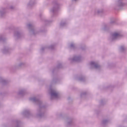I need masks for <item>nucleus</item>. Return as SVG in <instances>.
I'll return each instance as SVG.
<instances>
[{"label":"nucleus","mask_w":127,"mask_h":127,"mask_svg":"<svg viewBox=\"0 0 127 127\" xmlns=\"http://www.w3.org/2000/svg\"><path fill=\"white\" fill-rule=\"evenodd\" d=\"M120 36V34H119L118 33H115L113 34V37H114V38H116V37H118Z\"/></svg>","instance_id":"nucleus-1"},{"label":"nucleus","mask_w":127,"mask_h":127,"mask_svg":"<svg viewBox=\"0 0 127 127\" xmlns=\"http://www.w3.org/2000/svg\"><path fill=\"white\" fill-rule=\"evenodd\" d=\"M52 96H57V93L53 92V93H52Z\"/></svg>","instance_id":"nucleus-2"}]
</instances>
